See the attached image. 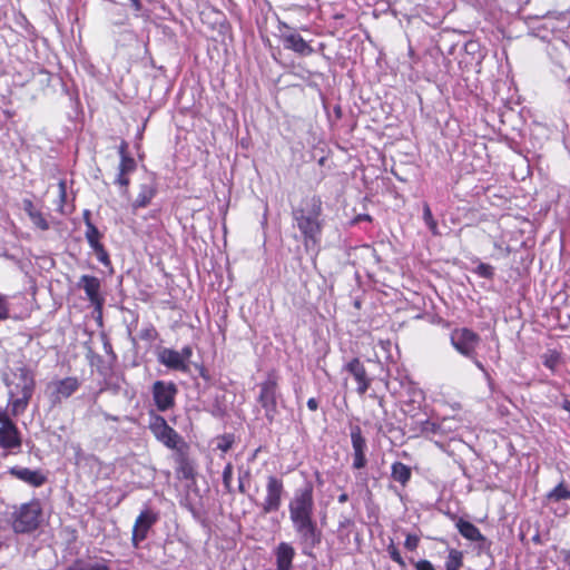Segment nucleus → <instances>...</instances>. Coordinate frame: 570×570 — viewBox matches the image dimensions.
<instances>
[{"label":"nucleus","instance_id":"nucleus-5","mask_svg":"<svg viewBox=\"0 0 570 570\" xmlns=\"http://www.w3.org/2000/svg\"><path fill=\"white\" fill-rule=\"evenodd\" d=\"M293 528L298 537L303 553L311 556V550L322 541V531L318 529L314 518L292 521Z\"/></svg>","mask_w":570,"mask_h":570},{"label":"nucleus","instance_id":"nucleus-14","mask_svg":"<svg viewBox=\"0 0 570 570\" xmlns=\"http://www.w3.org/2000/svg\"><path fill=\"white\" fill-rule=\"evenodd\" d=\"M158 515L150 509L142 510L137 517L134 528L131 542L135 548L139 547V543L147 538L148 531L157 522Z\"/></svg>","mask_w":570,"mask_h":570},{"label":"nucleus","instance_id":"nucleus-8","mask_svg":"<svg viewBox=\"0 0 570 570\" xmlns=\"http://www.w3.org/2000/svg\"><path fill=\"white\" fill-rule=\"evenodd\" d=\"M451 344L463 356L474 358L476 347L480 343V336L469 328H455L452 331Z\"/></svg>","mask_w":570,"mask_h":570},{"label":"nucleus","instance_id":"nucleus-34","mask_svg":"<svg viewBox=\"0 0 570 570\" xmlns=\"http://www.w3.org/2000/svg\"><path fill=\"white\" fill-rule=\"evenodd\" d=\"M32 224L38 227L39 229L41 230H48L49 229V224L47 222V219L43 217L42 213L40 210H38L37 213H33L31 214V217H30Z\"/></svg>","mask_w":570,"mask_h":570},{"label":"nucleus","instance_id":"nucleus-56","mask_svg":"<svg viewBox=\"0 0 570 570\" xmlns=\"http://www.w3.org/2000/svg\"><path fill=\"white\" fill-rule=\"evenodd\" d=\"M225 489L227 490V492H233V489H232V481H228L227 483H223Z\"/></svg>","mask_w":570,"mask_h":570},{"label":"nucleus","instance_id":"nucleus-45","mask_svg":"<svg viewBox=\"0 0 570 570\" xmlns=\"http://www.w3.org/2000/svg\"><path fill=\"white\" fill-rule=\"evenodd\" d=\"M307 407L311 410V411H316L318 409V402L316 399L314 397H311L308 399L307 401Z\"/></svg>","mask_w":570,"mask_h":570},{"label":"nucleus","instance_id":"nucleus-28","mask_svg":"<svg viewBox=\"0 0 570 570\" xmlns=\"http://www.w3.org/2000/svg\"><path fill=\"white\" fill-rule=\"evenodd\" d=\"M423 220L433 235H439L438 223L433 218L429 204L423 205Z\"/></svg>","mask_w":570,"mask_h":570},{"label":"nucleus","instance_id":"nucleus-40","mask_svg":"<svg viewBox=\"0 0 570 570\" xmlns=\"http://www.w3.org/2000/svg\"><path fill=\"white\" fill-rule=\"evenodd\" d=\"M420 543V538L415 534H407L405 538L404 547L410 551L416 550Z\"/></svg>","mask_w":570,"mask_h":570},{"label":"nucleus","instance_id":"nucleus-55","mask_svg":"<svg viewBox=\"0 0 570 570\" xmlns=\"http://www.w3.org/2000/svg\"><path fill=\"white\" fill-rule=\"evenodd\" d=\"M6 419H8V415H7L6 411H3L2 409H0V423H2L3 421H6Z\"/></svg>","mask_w":570,"mask_h":570},{"label":"nucleus","instance_id":"nucleus-51","mask_svg":"<svg viewBox=\"0 0 570 570\" xmlns=\"http://www.w3.org/2000/svg\"><path fill=\"white\" fill-rule=\"evenodd\" d=\"M230 448V442H226L224 444H218V449L222 450L223 452H227Z\"/></svg>","mask_w":570,"mask_h":570},{"label":"nucleus","instance_id":"nucleus-44","mask_svg":"<svg viewBox=\"0 0 570 570\" xmlns=\"http://www.w3.org/2000/svg\"><path fill=\"white\" fill-rule=\"evenodd\" d=\"M118 153H119V156H120V159L122 157H130L129 154H128V144L122 140L118 147Z\"/></svg>","mask_w":570,"mask_h":570},{"label":"nucleus","instance_id":"nucleus-57","mask_svg":"<svg viewBox=\"0 0 570 570\" xmlns=\"http://www.w3.org/2000/svg\"><path fill=\"white\" fill-rule=\"evenodd\" d=\"M362 219L371 220V217L368 215H364V216H362Z\"/></svg>","mask_w":570,"mask_h":570},{"label":"nucleus","instance_id":"nucleus-37","mask_svg":"<svg viewBox=\"0 0 570 570\" xmlns=\"http://www.w3.org/2000/svg\"><path fill=\"white\" fill-rule=\"evenodd\" d=\"M9 303L7 296L0 294V322L9 318Z\"/></svg>","mask_w":570,"mask_h":570},{"label":"nucleus","instance_id":"nucleus-6","mask_svg":"<svg viewBox=\"0 0 570 570\" xmlns=\"http://www.w3.org/2000/svg\"><path fill=\"white\" fill-rule=\"evenodd\" d=\"M277 377L274 374H269L267 379L259 384L258 402L265 410V416L268 422H273L277 414Z\"/></svg>","mask_w":570,"mask_h":570},{"label":"nucleus","instance_id":"nucleus-9","mask_svg":"<svg viewBox=\"0 0 570 570\" xmlns=\"http://www.w3.org/2000/svg\"><path fill=\"white\" fill-rule=\"evenodd\" d=\"M8 386H12L9 391L10 399L16 395H31L36 387L35 373L27 366H20L13 372V381L7 382Z\"/></svg>","mask_w":570,"mask_h":570},{"label":"nucleus","instance_id":"nucleus-4","mask_svg":"<svg viewBox=\"0 0 570 570\" xmlns=\"http://www.w3.org/2000/svg\"><path fill=\"white\" fill-rule=\"evenodd\" d=\"M42 509L39 501L22 503L12 513V529L16 533H30L38 529L41 522Z\"/></svg>","mask_w":570,"mask_h":570},{"label":"nucleus","instance_id":"nucleus-13","mask_svg":"<svg viewBox=\"0 0 570 570\" xmlns=\"http://www.w3.org/2000/svg\"><path fill=\"white\" fill-rule=\"evenodd\" d=\"M178 390L173 382L156 381L153 384V397L157 409L165 412L175 404Z\"/></svg>","mask_w":570,"mask_h":570},{"label":"nucleus","instance_id":"nucleus-52","mask_svg":"<svg viewBox=\"0 0 570 570\" xmlns=\"http://www.w3.org/2000/svg\"><path fill=\"white\" fill-rule=\"evenodd\" d=\"M337 500H338V502H340V503H345V502H347V500H348V495H347V493H342V494H340V495H338V498H337Z\"/></svg>","mask_w":570,"mask_h":570},{"label":"nucleus","instance_id":"nucleus-3","mask_svg":"<svg viewBox=\"0 0 570 570\" xmlns=\"http://www.w3.org/2000/svg\"><path fill=\"white\" fill-rule=\"evenodd\" d=\"M315 502L314 488L311 482L296 489L288 502L289 520H303L314 518Z\"/></svg>","mask_w":570,"mask_h":570},{"label":"nucleus","instance_id":"nucleus-54","mask_svg":"<svg viewBox=\"0 0 570 570\" xmlns=\"http://www.w3.org/2000/svg\"><path fill=\"white\" fill-rule=\"evenodd\" d=\"M562 407L570 413V401L569 400H564L563 403H562Z\"/></svg>","mask_w":570,"mask_h":570},{"label":"nucleus","instance_id":"nucleus-41","mask_svg":"<svg viewBox=\"0 0 570 570\" xmlns=\"http://www.w3.org/2000/svg\"><path fill=\"white\" fill-rule=\"evenodd\" d=\"M233 479V465L232 463H227L223 471V483H227Z\"/></svg>","mask_w":570,"mask_h":570},{"label":"nucleus","instance_id":"nucleus-23","mask_svg":"<svg viewBox=\"0 0 570 570\" xmlns=\"http://www.w3.org/2000/svg\"><path fill=\"white\" fill-rule=\"evenodd\" d=\"M67 570H110V567L109 561L105 559L96 562L77 559Z\"/></svg>","mask_w":570,"mask_h":570},{"label":"nucleus","instance_id":"nucleus-48","mask_svg":"<svg viewBox=\"0 0 570 570\" xmlns=\"http://www.w3.org/2000/svg\"><path fill=\"white\" fill-rule=\"evenodd\" d=\"M423 430L424 431H432V432H434L435 431V424L430 422V421H425Z\"/></svg>","mask_w":570,"mask_h":570},{"label":"nucleus","instance_id":"nucleus-42","mask_svg":"<svg viewBox=\"0 0 570 570\" xmlns=\"http://www.w3.org/2000/svg\"><path fill=\"white\" fill-rule=\"evenodd\" d=\"M58 187H59V198H60L61 204H63L66 200V196H67L66 181L60 180L58 184Z\"/></svg>","mask_w":570,"mask_h":570},{"label":"nucleus","instance_id":"nucleus-24","mask_svg":"<svg viewBox=\"0 0 570 570\" xmlns=\"http://www.w3.org/2000/svg\"><path fill=\"white\" fill-rule=\"evenodd\" d=\"M392 478L405 485L411 479V469L402 462H394L392 464Z\"/></svg>","mask_w":570,"mask_h":570},{"label":"nucleus","instance_id":"nucleus-25","mask_svg":"<svg viewBox=\"0 0 570 570\" xmlns=\"http://www.w3.org/2000/svg\"><path fill=\"white\" fill-rule=\"evenodd\" d=\"M547 500L553 502L570 500V489L563 481H561L557 487L547 493Z\"/></svg>","mask_w":570,"mask_h":570},{"label":"nucleus","instance_id":"nucleus-26","mask_svg":"<svg viewBox=\"0 0 570 570\" xmlns=\"http://www.w3.org/2000/svg\"><path fill=\"white\" fill-rule=\"evenodd\" d=\"M463 564V554L456 549H451L445 560V570L454 569L460 570Z\"/></svg>","mask_w":570,"mask_h":570},{"label":"nucleus","instance_id":"nucleus-20","mask_svg":"<svg viewBox=\"0 0 570 570\" xmlns=\"http://www.w3.org/2000/svg\"><path fill=\"white\" fill-rule=\"evenodd\" d=\"M295 549L287 542H281L275 549L276 570H292Z\"/></svg>","mask_w":570,"mask_h":570},{"label":"nucleus","instance_id":"nucleus-11","mask_svg":"<svg viewBox=\"0 0 570 570\" xmlns=\"http://www.w3.org/2000/svg\"><path fill=\"white\" fill-rule=\"evenodd\" d=\"M284 494V483L275 475H268L266 482V495L261 503L263 514H268L279 510Z\"/></svg>","mask_w":570,"mask_h":570},{"label":"nucleus","instance_id":"nucleus-22","mask_svg":"<svg viewBox=\"0 0 570 570\" xmlns=\"http://www.w3.org/2000/svg\"><path fill=\"white\" fill-rule=\"evenodd\" d=\"M456 528L462 537L474 542H484L487 539L481 531L471 522L459 519Z\"/></svg>","mask_w":570,"mask_h":570},{"label":"nucleus","instance_id":"nucleus-30","mask_svg":"<svg viewBox=\"0 0 570 570\" xmlns=\"http://www.w3.org/2000/svg\"><path fill=\"white\" fill-rule=\"evenodd\" d=\"M16 399H11V405H12V412L13 414H17L18 412H22L27 409L28 403L31 395H16Z\"/></svg>","mask_w":570,"mask_h":570},{"label":"nucleus","instance_id":"nucleus-43","mask_svg":"<svg viewBox=\"0 0 570 570\" xmlns=\"http://www.w3.org/2000/svg\"><path fill=\"white\" fill-rule=\"evenodd\" d=\"M23 209L28 214L29 218L31 217V214L37 213L38 210L35 208L33 204L29 199L23 200Z\"/></svg>","mask_w":570,"mask_h":570},{"label":"nucleus","instance_id":"nucleus-19","mask_svg":"<svg viewBox=\"0 0 570 570\" xmlns=\"http://www.w3.org/2000/svg\"><path fill=\"white\" fill-rule=\"evenodd\" d=\"M345 370L354 377L357 382V393L364 395L370 387L371 381L367 377L366 370L363 363L358 358H353L345 365Z\"/></svg>","mask_w":570,"mask_h":570},{"label":"nucleus","instance_id":"nucleus-17","mask_svg":"<svg viewBox=\"0 0 570 570\" xmlns=\"http://www.w3.org/2000/svg\"><path fill=\"white\" fill-rule=\"evenodd\" d=\"M21 445L18 428L8 417L1 423L0 426V448L10 450Z\"/></svg>","mask_w":570,"mask_h":570},{"label":"nucleus","instance_id":"nucleus-49","mask_svg":"<svg viewBox=\"0 0 570 570\" xmlns=\"http://www.w3.org/2000/svg\"><path fill=\"white\" fill-rule=\"evenodd\" d=\"M154 332H155V331H154L153 328H151V330H146V331H144V332L141 333L140 337H141V338H146V340L151 338V337H153Z\"/></svg>","mask_w":570,"mask_h":570},{"label":"nucleus","instance_id":"nucleus-10","mask_svg":"<svg viewBox=\"0 0 570 570\" xmlns=\"http://www.w3.org/2000/svg\"><path fill=\"white\" fill-rule=\"evenodd\" d=\"M80 387V381L75 376L52 381L47 386L49 400L52 405L60 404L70 397Z\"/></svg>","mask_w":570,"mask_h":570},{"label":"nucleus","instance_id":"nucleus-29","mask_svg":"<svg viewBox=\"0 0 570 570\" xmlns=\"http://www.w3.org/2000/svg\"><path fill=\"white\" fill-rule=\"evenodd\" d=\"M252 473L249 468H238V491L242 494L246 493V484L250 481Z\"/></svg>","mask_w":570,"mask_h":570},{"label":"nucleus","instance_id":"nucleus-53","mask_svg":"<svg viewBox=\"0 0 570 570\" xmlns=\"http://www.w3.org/2000/svg\"><path fill=\"white\" fill-rule=\"evenodd\" d=\"M105 419L107 421H114V422H118L119 421L118 416H115V415H111V414H108V413H105Z\"/></svg>","mask_w":570,"mask_h":570},{"label":"nucleus","instance_id":"nucleus-39","mask_svg":"<svg viewBox=\"0 0 570 570\" xmlns=\"http://www.w3.org/2000/svg\"><path fill=\"white\" fill-rule=\"evenodd\" d=\"M410 562L414 566L415 570H435L434 566L425 559L415 561L411 558Z\"/></svg>","mask_w":570,"mask_h":570},{"label":"nucleus","instance_id":"nucleus-15","mask_svg":"<svg viewBox=\"0 0 570 570\" xmlns=\"http://www.w3.org/2000/svg\"><path fill=\"white\" fill-rule=\"evenodd\" d=\"M77 287L85 291L88 301L95 307V311L101 312L105 298L100 294V279L91 275H82L77 283Z\"/></svg>","mask_w":570,"mask_h":570},{"label":"nucleus","instance_id":"nucleus-50","mask_svg":"<svg viewBox=\"0 0 570 570\" xmlns=\"http://www.w3.org/2000/svg\"><path fill=\"white\" fill-rule=\"evenodd\" d=\"M90 216H91L90 210L86 209L83 212V220H85V224H86V228L88 227V222H91Z\"/></svg>","mask_w":570,"mask_h":570},{"label":"nucleus","instance_id":"nucleus-18","mask_svg":"<svg viewBox=\"0 0 570 570\" xmlns=\"http://www.w3.org/2000/svg\"><path fill=\"white\" fill-rule=\"evenodd\" d=\"M157 194V184L155 178L148 177L146 181L139 185V193L131 203V208L136 212L139 208H146Z\"/></svg>","mask_w":570,"mask_h":570},{"label":"nucleus","instance_id":"nucleus-36","mask_svg":"<svg viewBox=\"0 0 570 570\" xmlns=\"http://www.w3.org/2000/svg\"><path fill=\"white\" fill-rule=\"evenodd\" d=\"M128 174H122L121 171H118V175L115 179V184L119 185L120 187L124 188V191H122V195L124 196H127L128 195V186H129V178L127 176Z\"/></svg>","mask_w":570,"mask_h":570},{"label":"nucleus","instance_id":"nucleus-32","mask_svg":"<svg viewBox=\"0 0 570 570\" xmlns=\"http://www.w3.org/2000/svg\"><path fill=\"white\" fill-rule=\"evenodd\" d=\"M543 365L554 372L559 364L560 356L557 352L546 353L543 356Z\"/></svg>","mask_w":570,"mask_h":570},{"label":"nucleus","instance_id":"nucleus-35","mask_svg":"<svg viewBox=\"0 0 570 570\" xmlns=\"http://www.w3.org/2000/svg\"><path fill=\"white\" fill-rule=\"evenodd\" d=\"M475 273L483 278L491 279L494 276V268L489 264L480 263L475 268Z\"/></svg>","mask_w":570,"mask_h":570},{"label":"nucleus","instance_id":"nucleus-31","mask_svg":"<svg viewBox=\"0 0 570 570\" xmlns=\"http://www.w3.org/2000/svg\"><path fill=\"white\" fill-rule=\"evenodd\" d=\"M386 551H387L390 558L394 562H396L401 567V569H405L406 568V562L402 558V556H401L399 549L396 548V546L394 544L393 540H391L390 544L386 548Z\"/></svg>","mask_w":570,"mask_h":570},{"label":"nucleus","instance_id":"nucleus-33","mask_svg":"<svg viewBox=\"0 0 570 570\" xmlns=\"http://www.w3.org/2000/svg\"><path fill=\"white\" fill-rule=\"evenodd\" d=\"M136 160L132 157H122L118 166V171L122 174H130L136 169Z\"/></svg>","mask_w":570,"mask_h":570},{"label":"nucleus","instance_id":"nucleus-7","mask_svg":"<svg viewBox=\"0 0 570 570\" xmlns=\"http://www.w3.org/2000/svg\"><path fill=\"white\" fill-rule=\"evenodd\" d=\"M191 355L193 350L188 345L184 346L181 351L163 347L158 352V362L169 370L187 372Z\"/></svg>","mask_w":570,"mask_h":570},{"label":"nucleus","instance_id":"nucleus-16","mask_svg":"<svg viewBox=\"0 0 570 570\" xmlns=\"http://www.w3.org/2000/svg\"><path fill=\"white\" fill-rule=\"evenodd\" d=\"M351 441L353 448V468L357 470L363 469L367 462L365 458V450L367 445L358 425L351 428Z\"/></svg>","mask_w":570,"mask_h":570},{"label":"nucleus","instance_id":"nucleus-21","mask_svg":"<svg viewBox=\"0 0 570 570\" xmlns=\"http://www.w3.org/2000/svg\"><path fill=\"white\" fill-rule=\"evenodd\" d=\"M9 473L32 487H41L46 482V476L38 470L13 466Z\"/></svg>","mask_w":570,"mask_h":570},{"label":"nucleus","instance_id":"nucleus-38","mask_svg":"<svg viewBox=\"0 0 570 570\" xmlns=\"http://www.w3.org/2000/svg\"><path fill=\"white\" fill-rule=\"evenodd\" d=\"M94 252L96 254L97 259L101 264H104V265L110 264L109 255H108L107 250L105 249L104 245L98 246L97 248L94 249Z\"/></svg>","mask_w":570,"mask_h":570},{"label":"nucleus","instance_id":"nucleus-1","mask_svg":"<svg viewBox=\"0 0 570 570\" xmlns=\"http://www.w3.org/2000/svg\"><path fill=\"white\" fill-rule=\"evenodd\" d=\"M323 203L314 195L304 198L301 205L292 210L294 226L301 232L305 248L314 249L321 242L323 230Z\"/></svg>","mask_w":570,"mask_h":570},{"label":"nucleus","instance_id":"nucleus-47","mask_svg":"<svg viewBox=\"0 0 570 570\" xmlns=\"http://www.w3.org/2000/svg\"><path fill=\"white\" fill-rule=\"evenodd\" d=\"M563 562L570 568V550H562Z\"/></svg>","mask_w":570,"mask_h":570},{"label":"nucleus","instance_id":"nucleus-27","mask_svg":"<svg viewBox=\"0 0 570 570\" xmlns=\"http://www.w3.org/2000/svg\"><path fill=\"white\" fill-rule=\"evenodd\" d=\"M85 235H86V239L89 243L92 250L95 248H97L98 246L102 245L99 240L101 237V234L98 230V228L92 224V222H88V227L86 228Z\"/></svg>","mask_w":570,"mask_h":570},{"label":"nucleus","instance_id":"nucleus-46","mask_svg":"<svg viewBox=\"0 0 570 570\" xmlns=\"http://www.w3.org/2000/svg\"><path fill=\"white\" fill-rule=\"evenodd\" d=\"M478 368H480L482 372H484L485 376L489 379V373L485 371L483 364L476 358V354L474 355V358H471Z\"/></svg>","mask_w":570,"mask_h":570},{"label":"nucleus","instance_id":"nucleus-2","mask_svg":"<svg viewBox=\"0 0 570 570\" xmlns=\"http://www.w3.org/2000/svg\"><path fill=\"white\" fill-rule=\"evenodd\" d=\"M149 430L154 436L166 448L174 450L175 460L181 466L186 464V451L188 449L185 440L168 425L167 421L158 414H153L149 422Z\"/></svg>","mask_w":570,"mask_h":570},{"label":"nucleus","instance_id":"nucleus-12","mask_svg":"<svg viewBox=\"0 0 570 570\" xmlns=\"http://www.w3.org/2000/svg\"><path fill=\"white\" fill-rule=\"evenodd\" d=\"M279 38L285 49L292 50L301 56H309L313 53V48L287 23H279Z\"/></svg>","mask_w":570,"mask_h":570}]
</instances>
